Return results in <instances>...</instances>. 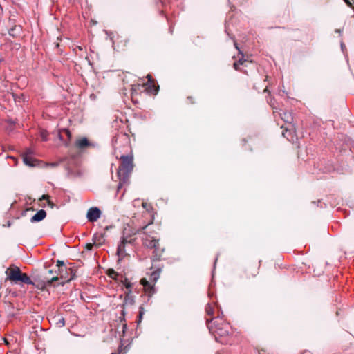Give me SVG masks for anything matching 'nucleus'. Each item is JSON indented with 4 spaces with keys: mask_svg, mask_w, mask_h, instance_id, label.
I'll list each match as a JSON object with an SVG mask.
<instances>
[{
    "mask_svg": "<svg viewBox=\"0 0 354 354\" xmlns=\"http://www.w3.org/2000/svg\"><path fill=\"white\" fill-rule=\"evenodd\" d=\"M64 131L66 132V133L68 136V137L71 138V132L68 130H67V129H65Z\"/></svg>",
    "mask_w": 354,
    "mask_h": 354,
    "instance_id": "obj_33",
    "label": "nucleus"
},
{
    "mask_svg": "<svg viewBox=\"0 0 354 354\" xmlns=\"http://www.w3.org/2000/svg\"><path fill=\"white\" fill-rule=\"evenodd\" d=\"M131 290H129V292L127 293L125 299H124V304H133V299L132 297L131 296Z\"/></svg>",
    "mask_w": 354,
    "mask_h": 354,
    "instance_id": "obj_17",
    "label": "nucleus"
},
{
    "mask_svg": "<svg viewBox=\"0 0 354 354\" xmlns=\"http://www.w3.org/2000/svg\"><path fill=\"white\" fill-rule=\"evenodd\" d=\"M48 198L49 196H47V195H43L41 196V198H40V200H47L48 201V203L50 206L53 207V204L48 200Z\"/></svg>",
    "mask_w": 354,
    "mask_h": 354,
    "instance_id": "obj_26",
    "label": "nucleus"
},
{
    "mask_svg": "<svg viewBox=\"0 0 354 354\" xmlns=\"http://www.w3.org/2000/svg\"><path fill=\"white\" fill-rule=\"evenodd\" d=\"M335 32H338V33H341L342 30L340 29H336Z\"/></svg>",
    "mask_w": 354,
    "mask_h": 354,
    "instance_id": "obj_38",
    "label": "nucleus"
},
{
    "mask_svg": "<svg viewBox=\"0 0 354 354\" xmlns=\"http://www.w3.org/2000/svg\"><path fill=\"white\" fill-rule=\"evenodd\" d=\"M145 309L142 306H140L139 308V315H138V323H140L142 322V317L145 314Z\"/></svg>",
    "mask_w": 354,
    "mask_h": 354,
    "instance_id": "obj_21",
    "label": "nucleus"
},
{
    "mask_svg": "<svg viewBox=\"0 0 354 354\" xmlns=\"http://www.w3.org/2000/svg\"><path fill=\"white\" fill-rule=\"evenodd\" d=\"M169 30H170L171 32H172V28H170Z\"/></svg>",
    "mask_w": 354,
    "mask_h": 354,
    "instance_id": "obj_43",
    "label": "nucleus"
},
{
    "mask_svg": "<svg viewBox=\"0 0 354 354\" xmlns=\"http://www.w3.org/2000/svg\"><path fill=\"white\" fill-rule=\"evenodd\" d=\"M57 280H58V277H54L50 281H48V283H52L53 281Z\"/></svg>",
    "mask_w": 354,
    "mask_h": 354,
    "instance_id": "obj_31",
    "label": "nucleus"
},
{
    "mask_svg": "<svg viewBox=\"0 0 354 354\" xmlns=\"http://www.w3.org/2000/svg\"><path fill=\"white\" fill-rule=\"evenodd\" d=\"M205 311L207 315H212L214 313V308L210 304H207L205 308Z\"/></svg>",
    "mask_w": 354,
    "mask_h": 354,
    "instance_id": "obj_22",
    "label": "nucleus"
},
{
    "mask_svg": "<svg viewBox=\"0 0 354 354\" xmlns=\"http://www.w3.org/2000/svg\"><path fill=\"white\" fill-rule=\"evenodd\" d=\"M160 277V272L154 271L151 274L150 281L154 284Z\"/></svg>",
    "mask_w": 354,
    "mask_h": 354,
    "instance_id": "obj_16",
    "label": "nucleus"
},
{
    "mask_svg": "<svg viewBox=\"0 0 354 354\" xmlns=\"http://www.w3.org/2000/svg\"><path fill=\"white\" fill-rule=\"evenodd\" d=\"M49 165H50L53 167H55L58 165V162H51Z\"/></svg>",
    "mask_w": 354,
    "mask_h": 354,
    "instance_id": "obj_35",
    "label": "nucleus"
},
{
    "mask_svg": "<svg viewBox=\"0 0 354 354\" xmlns=\"http://www.w3.org/2000/svg\"><path fill=\"white\" fill-rule=\"evenodd\" d=\"M234 45H235L236 48L239 50V53L242 54V53L241 52L240 49L237 46V44L236 42L234 43Z\"/></svg>",
    "mask_w": 354,
    "mask_h": 354,
    "instance_id": "obj_36",
    "label": "nucleus"
},
{
    "mask_svg": "<svg viewBox=\"0 0 354 354\" xmlns=\"http://www.w3.org/2000/svg\"><path fill=\"white\" fill-rule=\"evenodd\" d=\"M140 231H141V232H144V230H142V229H141V230H138V232H140Z\"/></svg>",
    "mask_w": 354,
    "mask_h": 354,
    "instance_id": "obj_42",
    "label": "nucleus"
},
{
    "mask_svg": "<svg viewBox=\"0 0 354 354\" xmlns=\"http://www.w3.org/2000/svg\"><path fill=\"white\" fill-rule=\"evenodd\" d=\"M133 241L134 240L131 236L122 238L117 249V254L119 257V261L127 255L125 247L129 244H132Z\"/></svg>",
    "mask_w": 354,
    "mask_h": 354,
    "instance_id": "obj_5",
    "label": "nucleus"
},
{
    "mask_svg": "<svg viewBox=\"0 0 354 354\" xmlns=\"http://www.w3.org/2000/svg\"><path fill=\"white\" fill-rule=\"evenodd\" d=\"M341 49H342L343 53L344 52V49H346L345 44L342 41L341 42Z\"/></svg>",
    "mask_w": 354,
    "mask_h": 354,
    "instance_id": "obj_32",
    "label": "nucleus"
},
{
    "mask_svg": "<svg viewBox=\"0 0 354 354\" xmlns=\"http://www.w3.org/2000/svg\"><path fill=\"white\" fill-rule=\"evenodd\" d=\"M96 239H97V235H95L93 237L94 243H97Z\"/></svg>",
    "mask_w": 354,
    "mask_h": 354,
    "instance_id": "obj_37",
    "label": "nucleus"
},
{
    "mask_svg": "<svg viewBox=\"0 0 354 354\" xmlns=\"http://www.w3.org/2000/svg\"><path fill=\"white\" fill-rule=\"evenodd\" d=\"M57 324L59 325V326H64L65 324L64 319L63 317L60 318Z\"/></svg>",
    "mask_w": 354,
    "mask_h": 354,
    "instance_id": "obj_27",
    "label": "nucleus"
},
{
    "mask_svg": "<svg viewBox=\"0 0 354 354\" xmlns=\"http://www.w3.org/2000/svg\"><path fill=\"white\" fill-rule=\"evenodd\" d=\"M46 216V212L44 209L39 210L30 219L32 223L39 222Z\"/></svg>",
    "mask_w": 354,
    "mask_h": 354,
    "instance_id": "obj_10",
    "label": "nucleus"
},
{
    "mask_svg": "<svg viewBox=\"0 0 354 354\" xmlns=\"http://www.w3.org/2000/svg\"><path fill=\"white\" fill-rule=\"evenodd\" d=\"M153 223V218L150 221V222L143 226L142 227V230H144L143 232V236L142 237V241L143 245L149 248H153L155 250V252L156 253V255L158 254L159 255L161 254V252L163 251L159 250V239L154 236L155 234L154 232H150V234H148L145 230H147V227L151 225Z\"/></svg>",
    "mask_w": 354,
    "mask_h": 354,
    "instance_id": "obj_2",
    "label": "nucleus"
},
{
    "mask_svg": "<svg viewBox=\"0 0 354 354\" xmlns=\"http://www.w3.org/2000/svg\"><path fill=\"white\" fill-rule=\"evenodd\" d=\"M69 272L71 274L70 277L68 276V271L66 272L64 271L63 272H58V274L60 275L61 279H64V281L62 283V285L64 283L69 282L70 281L75 279V274L73 272V270L70 268Z\"/></svg>",
    "mask_w": 354,
    "mask_h": 354,
    "instance_id": "obj_9",
    "label": "nucleus"
},
{
    "mask_svg": "<svg viewBox=\"0 0 354 354\" xmlns=\"http://www.w3.org/2000/svg\"><path fill=\"white\" fill-rule=\"evenodd\" d=\"M33 154V152L31 151L30 149H27V151L24 153H22L21 155H26V156H28V155H32Z\"/></svg>",
    "mask_w": 354,
    "mask_h": 354,
    "instance_id": "obj_30",
    "label": "nucleus"
},
{
    "mask_svg": "<svg viewBox=\"0 0 354 354\" xmlns=\"http://www.w3.org/2000/svg\"><path fill=\"white\" fill-rule=\"evenodd\" d=\"M101 211L98 207H93L88 209L86 214V218L90 222H95L100 218L101 216Z\"/></svg>",
    "mask_w": 354,
    "mask_h": 354,
    "instance_id": "obj_7",
    "label": "nucleus"
},
{
    "mask_svg": "<svg viewBox=\"0 0 354 354\" xmlns=\"http://www.w3.org/2000/svg\"><path fill=\"white\" fill-rule=\"evenodd\" d=\"M267 101L273 109H277L275 106V100L274 98L270 97L269 98H267Z\"/></svg>",
    "mask_w": 354,
    "mask_h": 354,
    "instance_id": "obj_24",
    "label": "nucleus"
},
{
    "mask_svg": "<svg viewBox=\"0 0 354 354\" xmlns=\"http://www.w3.org/2000/svg\"><path fill=\"white\" fill-rule=\"evenodd\" d=\"M48 132L44 129H41L39 131V138L41 141H47L48 140Z\"/></svg>",
    "mask_w": 354,
    "mask_h": 354,
    "instance_id": "obj_18",
    "label": "nucleus"
},
{
    "mask_svg": "<svg viewBox=\"0 0 354 354\" xmlns=\"http://www.w3.org/2000/svg\"><path fill=\"white\" fill-rule=\"evenodd\" d=\"M15 30H16V27L10 28L9 30V35H11V36L15 37Z\"/></svg>",
    "mask_w": 354,
    "mask_h": 354,
    "instance_id": "obj_29",
    "label": "nucleus"
},
{
    "mask_svg": "<svg viewBox=\"0 0 354 354\" xmlns=\"http://www.w3.org/2000/svg\"><path fill=\"white\" fill-rule=\"evenodd\" d=\"M24 163L29 167H36L39 165L35 156H21Z\"/></svg>",
    "mask_w": 354,
    "mask_h": 354,
    "instance_id": "obj_8",
    "label": "nucleus"
},
{
    "mask_svg": "<svg viewBox=\"0 0 354 354\" xmlns=\"http://www.w3.org/2000/svg\"><path fill=\"white\" fill-rule=\"evenodd\" d=\"M9 280L17 282L21 281L26 284H32L30 278L25 273H22L18 267H14L7 271Z\"/></svg>",
    "mask_w": 354,
    "mask_h": 354,
    "instance_id": "obj_4",
    "label": "nucleus"
},
{
    "mask_svg": "<svg viewBox=\"0 0 354 354\" xmlns=\"http://www.w3.org/2000/svg\"><path fill=\"white\" fill-rule=\"evenodd\" d=\"M281 119L286 122L290 123L292 120V117L290 113L283 112L280 113Z\"/></svg>",
    "mask_w": 354,
    "mask_h": 354,
    "instance_id": "obj_14",
    "label": "nucleus"
},
{
    "mask_svg": "<svg viewBox=\"0 0 354 354\" xmlns=\"http://www.w3.org/2000/svg\"><path fill=\"white\" fill-rule=\"evenodd\" d=\"M282 129L284 130L282 131V136L285 138H287L288 140L291 141L294 138V133L291 129H288L287 127H284L283 125L281 126Z\"/></svg>",
    "mask_w": 354,
    "mask_h": 354,
    "instance_id": "obj_13",
    "label": "nucleus"
},
{
    "mask_svg": "<svg viewBox=\"0 0 354 354\" xmlns=\"http://www.w3.org/2000/svg\"><path fill=\"white\" fill-rule=\"evenodd\" d=\"M74 146L81 152L97 150L100 148L98 142L82 136L76 138Z\"/></svg>",
    "mask_w": 354,
    "mask_h": 354,
    "instance_id": "obj_3",
    "label": "nucleus"
},
{
    "mask_svg": "<svg viewBox=\"0 0 354 354\" xmlns=\"http://www.w3.org/2000/svg\"><path fill=\"white\" fill-rule=\"evenodd\" d=\"M264 92H269V91H268L267 87L265 88Z\"/></svg>",
    "mask_w": 354,
    "mask_h": 354,
    "instance_id": "obj_40",
    "label": "nucleus"
},
{
    "mask_svg": "<svg viewBox=\"0 0 354 354\" xmlns=\"http://www.w3.org/2000/svg\"><path fill=\"white\" fill-rule=\"evenodd\" d=\"M108 275L109 277H111L113 279H115L118 276V273L115 271H114L113 270H109Z\"/></svg>",
    "mask_w": 354,
    "mask_h": 354,
    "instance_id": "obj_23",
    "label": "nucleus"
},
{
    "mask_svg": "<svg viewBox=\"0 0 354 354\" xmlns=\"http://www.w3.org/2000/svg\"><path fill=\"white\" fill-rule=\"evenodd\" d=\"M230 326L227 324H224L221 326L219 324L215 325L214 327L211 326L210 330L214 335L215 339L217 342H218V336L219 337H225L228 335Z\"/></svg>",
    "mask_w": 354,
    "mask_h": 354,
    "instance_id": "obj_6",
    "label": "nucleus"
},
{
    "mask_svg": "<svg viewBox=\"0 0 354 354\" xmlns=\"http://www.w3.org/2000/svg\"><path fill=\"white\" fill-rule=\"evenodd\" d=\"M242 57H243V55H242ZM245 62V59H243V58H240L237 62L234 63V68L235 70L239 69V66L240 65H242Z\"/></svg>",
    "mask_w": 354,
    "mask_h": 354,
    "instance_id": "obj_19",
    "label": "nucleus"
},
{
    "mask_svg": "<svg viewBox=\"0 0 354 354\" xmlns=\"http://www.w3.org/2000/svg\"><path fill=\"white\" fill-rule=\"evenodd\" d=\"M140 231H141V232H144V230H142V229H141V230H138V232H140Z\"/></svg>",
    "mask_w": 354,
    "mask_h": 354,
    "instance_id": "obj_41",
    "label": "nucleus"
},
{
    "mask_svg": "<svg viewBox=\"0 0 354 354\" xmlns=\"http://www.w3.org/2000/svg\"><path fill=\"white\" fill-rule=\"evenodd\" d=\"M141 205H142V207L149 213L152 209L151 205L147 202L142 201Z\"/></svg>",
    "mask_w": 354,
    "mask_h": 354,
    "instance_id": "obj_20",
    "label": "nucleus"
},
{
    "mask_svg": "<svg viewBox=\"0 0 354 354\" xmlns=\"http://www.w3.org/2000/svg\"><path fill=\"white\" fill-rule=\"evenodd\" d=\"M56 266L58 267V272H63L64 271L66 272H67V268L63 261L59 260L57 261Z\"/></svg>",
    "mask_w": 354,
    "mask_h": 354,
    "instance_id": "obj_15",
    "label": "nucleus"
},
{
    "mask_svg": "<svg viewBox=\"0 0 354 354\" xmlns=\"http://www.w3.org/2000/svg\"><path fill=\"white\" fill-rule=\"evenodd\" d=\"M92 248H93V245L91 243H88V244L86 245V248L88 250H91Z\"/></svg>",
    "mask_w": 354,
    "mask_h": 354,
    "instance_id": "obj_34",
    "label": "nucleus"
},
{
    "mask_svg": "<svg viewBox=\"0 0 354 354\" xmlns=\"http://www.w3.org/2000/svg\"><path fill=\"white\" fill-rule=\"evenodd\" d=\"M148 82L149 83L147 84V90L148 92L153 94H156L158 91V87H156L155 85L153 84V79L151 75H147Z\"/></svg>",
    "mask_w": 354,
    "mask_h": 354,
    "instance_id": "obj_11",
    "label": "nucleus"
},
{
    "mask_svg": "<svg viewBox=\"0 0 354 354\" xmlns=\"http://www.w3.org/2000/svg\"><path fill=\"white\" fill-rule=\"evenodd\" d=\"M133 156H121V165L118 170V176L120 178V183L118 185V189L122 186L123 183H125L131 174L133 165Z\"/></svg>",
    "mask_w": 354,
    "mask_h": 354,
    "instance_id": "obj_1",
    "label": "nucleus"
},
{
    "mask_svg": "<svg viewBox=\"0 0 354 354\" xmlns=\"http://www.w3.org/2000/svg\"><path fill=\"white\" fill-rule=\"evenodd\" d=\"M142 202L139 200V199H136L133 201V205L134 207H137V206H139V205Z\"/></svg>",
    "mask_w": 354,
    "mask_h": 354,
    "instance_id": "obj_28",
    "label": "nucleus"
},
{
    "mask_svg": "<svg viewBox=\"0 0 354 354\" xmlns=\"http://www.w3.org/2000/svg\"><path fill=\"white\" fill-rule=\"evenodd\" d=\"M140 283L144 286L146 291H149V293H153V284H151L146 279H142Z\"/></svg>",
    "mask_w": 354,
    "mask_h": 354,
    "instance_id": "obj_12",
    "label": "nucleus"
},
{
    "mask_svg": "<svg viewBox=\"0 0 354 354\" xmlns=\"http://www.w3.org/2000/svg\"><path fill=\"white\" fill-rule=\"evenodd\" d=\"M8 158H12L13 160L15 159V156H7Z\"/></svg>",
    "mask_w": 354,
    "mask_h": 354,
    "instance_id": "obj_39",
    "label": "nucleus"
},
{
    "mask_svg": "<svg viewBox=\"0 0 354 354\" xmlns=\"http://www.w3.org/2000/svg\"><path fill=\"white\" fill-rule=\"evenodd\" d=\"M124 286L129 290H131V283L128 281L127 279H125L123 281Z\"/></svg>",
    "mask_w": 354,
    "mask_h": 354,
    "instance_id": "obj_25",
    "label": "nucleus"
}]
</instances>
